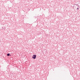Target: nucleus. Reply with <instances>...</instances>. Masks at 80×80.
<instances>
[{
	"label": "nucleus",
	"instance_id": "20e7f679",
	"mask_svg": "<svg viewBox=\"0 0 80 80\" xmlns=\"http://www.w3.org/2000/svg\"><path fill=\"white\" fill-rule=\"evenodd\" d=\"M78 7H79V6H78Z\"/></svg>",
	"mask_w": 80,
	"mask_h": 80
},
{
	"label": "nucleus",
	"instance_id": "f257e3e1",
	"mask_svg": "<svg viewBox=\"0 0 80 80\" xmlns=\"http://www.w3.org/2000/svg\"><path fill=\"white\" fill-rule=\"evenodd\" d=\"M37 57V55H33L32 56V58L34 59H35Z\"/></svg>",
	"mask_w": 80,
	"mask_h": 80
},
{
	"label": "nucleus",
	"instance_id": "f03ea898",
	"mask_svg": "<svg viewBox=\"0 0 80 80\" xmlns=\"http://www.w3.org/2000/svg\"><path fill=\"white\" fill-rule=\"evenodd\" d=\"M10 54L9 53L7 54V56H8V57H9V56H10Z\"/></svg>",
	"mask_w": 80,
	"mask_h": 80
},
{
	"label": "nucleus",
	"instance_id": "7ed1b4c3",
	"mask_svg": "<svg viewBox=\"0 0 80 80\" xmlns=\"http://www.w3.org/2000/svg\"><path fill=\"white\" fill-rule=\"evenodd\" d=\"M77 10H78V9H79L78 8H77Z\"/></svg>",
	"mask_w": 80,
	"mask_h": 80
}]
</instances>
